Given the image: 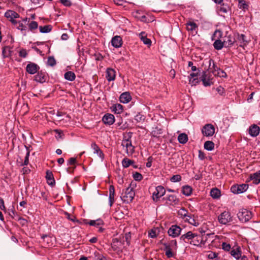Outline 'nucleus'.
I'll return each instance as SVG.
<instances>
[{
  "instance_id": "1",
  "label": "nucleus",
  "mask_w": 260,
  "mask_h": 260,
  "mask_svg": "<svg viewBox=\"0 0 260 260\" xmlns=\"http://www.w3.org/2000/svg\"><path fill=\"white\" fill-rule=\"evenodd\" d=\"M135 185L132 182L126 188L125 192L121 196V199L123 202L126 203H131L134 199L135 192L134 190Z\"/></svg>"
},
{
  "instance_id": "2",
  "label": "nucleus",
  "mask_w": 260,
  "mask_h": 260,
  "mask_svg": "<svg viewBox=\"0 0 260 260\" xmlns=\"http://www.w3.org/2000/svg\"><path fill=\"white\" fill-rule=\"evenodd\" d=\"M218 221L221 224L229 225L233 221V217L228 211H224L218 216Z\"/></svg>"
},
{
  "instance_id": "3",
  "label": "nucleus",
  "mask_w": 260,
  "mask_h": 260,
  "mask_svg": "<svg viewBox=\"0 0 260 260\" xmlns=\"http://www.w3.org/2000/svg\"><path fill=\"white\" fill-rule=\"evenodd\" d=\"M237 216L241 222H246L252 218V213L246 209H242L237 213Z\"/></svg>"
},
{
  "instance_id": "4",
  "label": "nucleus",
  "mask_w": 260,
  "mask_h": 260,
  "mask_svg": "<svg viewBox=\"0 0 260 260\" xmlns=\"http://www.w3.org/2000/svg\"><path fill=\"white\" fill-rule=\"evenodd\" d=\"M208 64V68L207 70L212 73L214 76L217 71L219 70V68L215 64L214 61L212 59H204L203 64Z\"/></svg>"
},
{
  "instance_id": "5",
  "label": "nucleus",
  "mask_w": 260,
  "mask_h": 260,
  "mask_svg": "<svg viewBox=\"0 0 260 260\" xmlns=\"http://www.w3.org/2000/svg\"><path fill=\"white\" fill-rule=\"evenodd\" d=\"M206 241V237L203 236L195 234L192 241H190L189 243L197 246H202L205 244Z\"/></svg>"
},
{
  "instance_id": "6",
  "label": "nucleus",
  "mask_w": 260,
  "mask_h": 260,
  "mask_svg": "<svg viewBox=\"0 0 260 260\" xmlns=\"http://www.w3.org/2000/svg\"><path fill=\"white\" fill-rule=\"evenodd\" d=\"M248 188L246 184H236L231 188V191L235 194L241 193L245 192Z\"/></svg>"
},
{
  "instance_id": "7",
  "label": "nucleus",
  "mask_w": 260,
  "mask_h": 260,
  "mask_svg": "<svg viewBox=\"0 0 260 260\" xmlns=\"http://www.w3.org/2000/svg\"><path fill=\"white\" fill-rule=\"evenodd\" d=\"M202 133L205 136H212L215 133V127L211 124H205L202 129Z\"/></svg>"
},
{
  "instance_id": "8",
  "label": "nucleus",
  "mask_w": 260,
  "mask_h": 260,
  "mask_svg": "<svg viewBox=\"0 0 260 260\" xmlns=\"http://www.w3.org/2000/svg\"><path fill=\"white\" fill-rule=\"evenodd\" d=\"M182 231V229L177 225H172L169 228L168 233L170 236L175 238L178 237Z\"/></svg>"
},
{
  "instance_id": "9",
  "label": "nucleus",
  "mask_w": 260,
  "mask_h": 260,
  "mask_svg": "<svg viewBox=\"0 0 260 260\" xmlns=\"http://www.w3.org/2000/svg\"><path fill=\"white\" fill-rule=\"evenodd\" d=\"M165 192L166 190L162 186L159 185L156 187L155 190L153 193V200L157 201L160 197L165 194Z\"/></svg>"
},
{
  "instance_id": "10",
  "label": "nucleus",
  "mask_w": 260,
  "mask_h": 260,
  "mask_svg": "<svg viewBox=\"0 0 260 260\" xmlns=\"http://www.w3.org/2000/svg\"><path fill=\"white\" fill-rule=\"evenodd\" d=\"M186 29L188 31L193 35L195 36L198 33V25L193 21H188L186 23Z\"/></svg>"
},
{
  "instance_id": "11",
  "label": "nucleus",
  "mask_w": 260,
  "mask_h": 260,
  "mask_svg": "<svg viewBox=\"0 0 260 260\" xmlns=\"http://www.w3.org/2000/svg\"><path fill=\"white\" fill-rule=\"evenodd\" d=\"M123 242L124 240L121 241L118 238L113 239L111 243V247L112 249L115 251H120L122 249Z\"/></svg>"
},
{
  "instance_id": "12",
  "label": "nucleus",
  "mask_w": 260,
  "mask_h": 260,
  "mask_svg": "<svg viewBox=\"0 0 260 260\" xmlns=\"http://www.w3.org/2000/svg\"><path fill=\"white\" fill-rule=\"evenodd\" d=\"M122 145L126 149L127 154H132L134 152V147L132 145V141L130 139H127L122 141Z\"/></svg>"
},
{
  "instance_id": "13",
  "label": "nucleus",
  "mask_w": 260,
  "mask_h": 260,
  "mask_svg": "<svg viewBox=\"0 0 260 260\" xmlns=\"http://www.w3.org/2000/svg\"><path fill=\"white\" fill-rule=\"evenodd\" d=\"M40 67L35 63L30 62L27 64L26 67V72L30 74H35L39 70Z\"/></svg>"
},
{
  "instance_id": "14",
  "label": "nucleus",
  "mask_w": 260,
  "mask_h": 260,
  "mask_svg": "<svg viewBox=\"0 0 260 260\" xmlns=\"http://www.w3.org/2000/svg\"><path fill=\"white\" fill-rule=\"evenodd\" d=\"M235 42V38L231 35L229 36H225L224 37L223 42L224 44V47H232Z\"/></svg>"
},
{
  "instance_id": "15",
  "label": "nucleus",
  "mask_w": 260,
  "mask_h": 260,
  "mask_svg": "<svg viewBox=\"0 0 260 260\" xmlns=\"http://www.w3.org/2000/svg\"><path fill=\"white\" fill-rule=\"evenodd\" d=\"M248 132L251 137H256L259 134L260 127L256 124H252L249 127Z\"/></svg>"
},
{
  "instance_id": "16",
  "label": "nucleus",
  "mask_w": 260,
  "mask_h": 260,
  "mask_svg": "<svg viewBox=\"0 0 260 260\" xmlns=\"http://www.w3.org/2000/svg\"><path fill=\"white\" fill-rule=\"evenodd\" d=\"M102 120L105 124L110 125L114 122L115 117L113 115L107 113L103 116Z\"/></svg>"
},
{
  "instance_id": "17",
  "label": "nucleus",
  "mask_w": 260,
  "mask_h": 260,
  "mask_svg": "<svg viewBox=\"0 0 260 260\" xmlns=\"http://www.w3.org/2000/svg\"><path fill=\"white\" fill-rule=\"evenodd\" d=\"M116 72L112 68H108L106 72V78L110 82L115 79Z\"/></svg>"
},
{
  "instance_id": "18",
  "label": "nucleus",
  "mask_w": 260,
  "mask_h": 260,
  "mask_svg": "<svg viewBox=\"0 0 260 260\" xmlns=\"http://www.w3.org/2000/svg\"><path fill=\"white\" fill-rule=\"evenodd\" d=\"M111 44L115 48H119L122 46V40L120 36H116L112 38Z\"/></svg>"
},
{
  "instance_id": "19",
  "label": "nucleus",
  "mask_w": 260,
  "mask_h": 260,
  "mask_svg": "<svg viewBox=\"0 0 260 260\" xmlns=\"http://www.w3.org/2000/svg\"><path fill=\"white\" fill-rule=\"evenodd\" d=\"M184 221L194 226H198L200 224V222L198 218L195 217L194 215L191 214L189 215V217H187Z\"/></svg>"
},
{
  "instance_id": "20",
  "label": "nucleus",
  "mask_w": 260,
  "mask_h": 260,
  "mask_svg": "<svg viewBox=\"0 0 260 260\" xmlns=\"http://www.w3.org/2000/svg\"><path fill=\"white\" fill-rule=\"evenodd\" d=\"M194 234L195 233H193L191 231H189L186 234L182 235L180 237V240L185 242H189L190 241H192Z\"/></svg>"
},
{
  "instance_id": "21",
  "label": "nucleus",
  "mask_w": 260,
  "mask_h": 260,
  "mask_svg": "<svg viewBox=\"0 0 260 260\" xmlns=\"http://www.w3.org/2000/svg\"><path fill=\"white\" fill-rule=\"evenodd\" d=\"M132 100V96L129 92H124L121 94L119 97L120 102L126 104Z\"/></svg>"
},
{
  "instance_id": "22",
  "label": "nucleus",
  "mask_w": 260,
  "mask_h": 260,
  "mask_svg": "<svg viewBox=\"0 0 260 260\" xmlns=\"http://www.w3.org/2000/svg\"><path fill=\"white\" fill-rule=\"evenodd\" d=\"M115 189L113 185L109 186V203L110 206H112L114 201Z\"/></svg>"
},
{
  "instance_id": "23",
  "label": "nucleus",
  "mask_w": 260,
  "mask_h": 260,
  "mask_svg": "<svg viewBox=\"0 0 260 260\" xmlns=\"http://www.w3.org/2000/svg\"><path fill=\"white\" fill-rule=\"evenodd\" d=\"M111 109L112 112L115 114H120L123 112V106L120 104H116L113 105L111 107Z\"/></svg>"
},
{
  "instance_id": "24",
  "label": "nucleus",
  "mask_w": 260,
  "mask_h": 260,
  "mask_svg": "<svg viewBox=\"0 0 260 260\" xmlns=\"http://www.w3.org/2000/svg\"><path fill=\"white\" fill-rule=\"evenodd\" d=\"M46 179L47 180L48 184L50 186H54L55 184V181L53 177V175L51 172L47 171L46 172Z\"/></svg>"
},
{
  "instance_id": "25",
  "label": "nucleus",
  "mask_w": 260,
  "mask_h": 260,
  "mask_svg": "<svg viewBox=\"0 0 260 260\" xmlns=\"http://www.w3.org/2000/svg\"><path fill=\"white\" fill-rule=\"evenodd\" d=\"M91 147L93 150L94 153H96L101 159H104V153H103L102 151L100 149L99 147L95 143H92L91 144Z\"/></svg>"
},
{
  "instance_id": "26",
  "label": "nucleus",
  "mask_w": 260,
  "mask_h": 260,
  "mask_svg": "<svg viewBox=\"0 0 260 260\" xmlns=\"http://www.w3.org/2000/svg\"><path fill=\"white\" fill-rule=\"evenodd\" d=\"M168 204L171 205H176L179 203V199L175 195H169L166 198Z\"/></svg>"
},
{
  "instance_id": "27",
  "label": "nucleus",
  "mask_w": 260,
  "mask_h": 260,
  "mask_svg": "<svg viewBox=\"0 0 260 260\" xmlns=\"http://www.w3.org/2000/svg\"><path fill=\"white\" fill-rule=\"evenodd\" d=\"M34 80L38 82L44 83L46 81V76L44 73L38 72V74L35 76Z\"/></svg>"
},
{
  "instance_id": "28",
  "label": "nucleus",
  "mask_w": 260,
  "mask_h": 260,
  "mask_svg": "<svg viewBox=\"0 0 260 260\" xmlns=\"http://www.w3.org/2000/svg\"><path fill=\"white\" fill-rule=\"evenodd\" d=\"M237 36V41L240 43V47H243L248 44V42L245 39L246 37L244 35L238 34Z\"/></svg>"
},
{
  "instance_id": "29",
  "label": "nucleus",
  "mask_w": 260,
  "mask_h": 260,
  "mask_svg": "<svg viewBox=\"0 0 260 260\" xmlns=\"http://www.w3.org/2000/svg\"><path fill=\"white\" fill-rule=\"evenodd\" d=\"M5 16L8 18H10V20L18 18L19 14L15 11L12 10L7 11L5 14Z\"/></svg>"
},
{
  "instance_id": "30",
  "label": "nucleus",
  "mask_w": 260,
  "mask_h": 260,
  "mask_svg": "<svg viewBox=\"0 0 260 260\" xmlns=\"http://www.w3.org/2000/svg\"><path fill=\"white\" fill-rule=\"evenodd\" d=\"M178 214L180 217L184 220L187 218L189 217L190 213H188V211L184 208H181L178 211Z\"/></svg>"
},
{
  "instance_id": "31",
  "label": "nucleus",
  "mask_w": 260,
  "mask_h": 260,
  "mask_svg": "<svg viewBox=\"0 0 260 260\" xmlns=\"http://www.w3.org/2000/svg\"><path fill=\"white\" fill-rule=\"evenodd\" d=\"M11 48L9 46H5L3 48L2 50V55L3 58H7L10 57L11 55L12 50Z\"/></svg>"
},
{
  "instance_id": "32",
  "label": "nucleus",
  "mask_w": 260,
  "mask_h": 260,
  "mask_svg": "<svg viewBox=\"0 0 260 260\" xmlns=\"http://www.w3.org/2000/svg\"><path fill=\"white\" fill-rule=\"evenodd\" d=\"M87 223L90 225L99 228L100 226L104 225V222L102 219L99 218L95 220H91Z\"/></svg>"
},
{
  "instance_id": "33",
  "label": "nucleus",
  "mask_w": 260,
  "mask_h": 260,
  "mask_svg": "<svg viewBox=\"0 0 260 260\" xmlns=\"http://www.w3.org/2000/svg\"><path fill=\"white\" fill-rule=\"evenodd\" d=\"M64 78L70 81H73L75 79L76 75L72 71H68L64 75Z\"/></svg>"
},
{
  "instance_id": "34",
  "label": "nucleus",
  "mask_w": 260,
  "mask_h": 260,
  "mask_svg": "<svg viewBox=\"0 0 260 260\" xmlns=\"http://www.w3.org/2000/svg\"><path fill=\"white\" fill-rule=\"evenodd\" d=\"M192 188L188 185H185L182 187L181 192L186 196H189L192 193Z\"/></svg>"
},
{
  "instance_id": "35",
  "label": "nucleus",
  "mask_w": 260,
  "mask_h": 260,
  "mask_svg": "<svg viewBox=\"0 0 260 260\" xmlns=\"http://www.w3.org/2000/svg\"><path fill=\"white\" fill-rule=\"evenodd\" d=\"M215 42L213 43V46L216 50L221 49L223 46H224L223 41H221L220 40H215Z\"/></svg>"
},
{
  "instance_id": "36",
  "label": "nucleus",
  "mask_w": 260,
  "mask_h": 260,
  "mask_svg": "<svg viewBox=\"0 0 260 260\" xmlns=\"http://www.w3.org/2000/svg\"><path fill=\"white\" fill-rule=\"evenodd\" d=\"M140 36H141V39L143 41V43L145 45H151V41L150 39L147 38L146 36H145V32H141L140 34Z\"/></svg>"
},
{
  "instance_id": "37",
  "label": "nucleus",
  "mask_w": 260,
  "mask_h": 260,
  "mask_svg": "<svg viewBox=\"0 0 260 260\" xmlns=\"http://www.w3.org/2000/svg\"><path fill=\"white\" fill-rule=\"evenodd\" d=\"M251 179L253 182L257 184L260 183V172H256L251 176Z\"/></svg>"
},
{
  "instance_id": "38",
  "label": "nucleus",
  "mask_w": 260,
  "mask_h": 260,
  "mask_svg": "<svg viewBox=\"0 0 260 260\" xmlns=\"http://www.w3.org/2000/svg\"><path fill=\"white\" fill-rule=\"evenodd\" d=\"M52 27L51 25H46L44 26H40L39 30L41 33H48L51 31Z\"/></svg>"
},
{
  "instance_id": "39",
  "label": "nucleus",
  "mask_w": 260,
  "mask_h": 260,
  "mask_svg": "<svg viewBox=\"0 0 260 260\" xmlns=\"http://www.w3.org/2000/svg\"><path fill=\"white\" fill-rule=\"evenodd\" d=\"M204 147L207 150L211 151L214 148V143L212 141H207L205 142Z\"/></svg>"
},
{
  "instance_id": "40",
  "label": "nucleus",
  "mask_w": 260,
  "mask_h": 260,
  "mask_svg": "<svg viewBox=\"0 0 260 260\" xmlns=\"http://www.w3.org/2000/svg\"><path fill=\"white\" fill-rule=\"evenodd\" d=\"M210 196L214 199H218L220 196V191L219 189L215 188L211 190Z\"/></svg>"
},
{
  "instance_id": "41",
  "label": "nucleus",
  "mask_w": 260,
  "mask_h": 260,
  "mask_svg": "<svg viewBox=\"0 0 260 260\" xmlns=\"http://www.w3.org/2000/svg\"><path fill=\"white\" fill-rule=\"evenodd\" d=\"M178 140L180 143L185 144L188 141V136L184 133L181 134L178 137Z\"/></svg>"
},
{
  "instance_id": "42",
  "label": "nucleus",
  "mask_w": 260,
  "mask_h": 260,
  "mask_svg": "<svg viewBox=\"0 0 260 260\" xmlns=\"http://www.w3.org/2000/svg\"><path fill=\"white\" fill-rule=\"evenodd\" d=\"M231 254L237 259L240 257L241 252L239 248H236V249H233L231 251Z\"/></svg>"
},
{
  "instance_id": "43",
  "label": "nucleus",
  "mask_w": 260,
  "mask_h": 260,
  "mask_svg": "<svg viewBox=\"0 0 260 260\" xmlns=\"http://www.w3.org/2000/svg\"><path fill=\"white\" fill-rule=\"evenodd\" d=\"M134 163V161L132 160H131L126 157L124 158L122 160V165L123 168H127L129 166L133 165Z\"/></svg>"
},
{
  "instance_id": "44",
  "label": "nucleus",
  "mask_w": 260,
  "mask_h": 260,
  "mask_svg": "<svg viewBox=\"0 0 260 260\" xmlns=\"http://www.w3.org/2000/svg\"><path fill=\"white\" fill-rule=\"evenodd\" d=\"M165 246V251L166 253V255L168 257H172L173 256V253L172 251L171 248H170V245L167 244H164Z\"/></svg>"
},
{
  "instance_id": "45",
  "label": "nucleus",
  "mask_w": 260,
  "mask_h": 260,
  "mask_svg": "<svg viewBox=\"0 0 260 260\" xmlns=\"http://www.w3.org/2000/svg\"><path fill=\"white\" fill-rule=\"evenodd\" d=\"M91 257L93 258V260H107L105 256L98 252H95Z\"/></svg>"
},
{
  "instance_id": "46",
  "label": "nucleus",
  "mask_w": 260,
  "mask_h": 260,
  "mask_svg": "<svg viewBox=\"0 0 260 260\" xmlns=\"http://www.w3.org/2000/svg\"><path fill=\"white\" fill-rule=\"evenodd\" d=\"M222 36V31L219 29H216L212 37V40H220V39L221 38Z\"/></svg>"
},
{
  "instance_id": "47",
  "label": "nucleus",
  "mask_w": 260,
  "mask_h": 260,
  "mask_svg": "<svg viewBox=\"0 0 260 260\" xmlns=\"http://www.w3.org/2000/svg\"><path fill=\"white\" fill-rule=\"evenodd\" d=\"M38 27V24L36 21H32L28 24V28L30 31H33Z\"/></svg>"
},
{
  "instance_id": "48",
  "label": "nucleus",
  "mask_w": 260,
  "mask_h": 260,
  "mask_svg": "<svg viewBox=\"0 0 260 260\" xmlns=\"http://www.w3.org/2000/svg\"><path fill=\"white\" fill-rule=\"evenodd\" d=\"M229 9H230V8L227 4L222 3L221 5L220 8L219 9V11L221 12H222L223 13H227L229 10Z\"/></svg>"
},
{
  "instance_id": "49",
  "label": "nucleus",
  "mask_w": 260,
  "mask_h": 260,
  "mask_svg": "<svg viewBox=\"0 0 260 260\" xmlns=\"http://www.w3.org/2000/svg\"><path fill=\"white\" fill-rule=\"evenodd\" d=\"M56 63V60L54 57L49 56L47 59V64L51 67L54 66Z\"/></svg>"
},
{
  "instance_id": "50",
  "label": "nucleus",
  "mask_w": 260,
  "mask_h": 260,
  "mask_svg": "<svg viewBox=\"0 0 260 260\" xmlns=\"http://www.w3.org/2000/svg\"><path fill=\"white\" fill-rule=\"evenodd\" d=\"M238 6L240 9H242L243 10L248 9V5L244 0L239 1Z\"/></svg>"
},
{
  "instance_id": "51",
  "label": "nucleus",
  "mask_w": 260,
  "mask_h": 260,
  "mask_svg": "<svg viewBox=\"0 0 260 260\" xmlns=\"http://www.w3.org/2000/svg\"><path fill=\"white\" fill-rule=\"evenodd\" d=\"M133 178L136 181H140L143 179V176L142 174L138 172H135L133 174Z\"/></svg>"
},
{
  "instance_id": "52",
  "label": "nucleus",
  "mask_w": 260,
  "mask_h": 260,
  "mask_svg": "<svg viewBox=\"0 0 260 260\" xmlns=\"http://www.w3.org/2000/svg\"><path fill=\"white\" fill-rule=\"evenodd\" d=\"M64 215L66 216V217L70 220L74 222H79V220L76 219V217L74 216L71 217L70 214L67 212H64Z\"/></svg>"
},
{
  "instance_id": "53",
  "label": "nucleus",
  "mask_w": 260,
  "mask_h": 260,
  "mask_svg": "<svg viewBox=\"0 0 260 260\" xmlns=\"http://www.w3.org/2000/svg\"><path fill=\"white\" fill-rule=\"evenodd\" d=\"M181 180V177L180 175H173L171 178V181L173 182H179Z\"/></svg>"
},
{
  "instance_id": "54",
  "label": "nucleus",
  "mask_w": 260,
  "mask_h": 260,
  "mask_svg": "<svg viewBox=\"0 0 260 260\" xmlns=\"http://www.w3.org/2000/svg\"><path fill=\"white\" fill-rule=\"evenodd\" d=\"M158 233H156V229H151L149 232V236L152 238H154L157 237Z\"/></svg>"
},
{
  "instance_id": "55",
  "label": "nucleus",
  "mask_w": 260,
  "mask_h": 260,
  "mask_svg": "<svg viewBox=\"0 0 260 260\" xmlns=\"http://www.w3.org/2000/svg\"><path fill=\"white\" fill-rule=\"evenodd\" d=\"M215 76H218L220 77H226L227 76L226 73L219 69V70L217 71Z\"/></svg>"
},
{
  "instance_id": "56",
  "label": "nucleus",
  "mask_w": 260,
  "mask_h": 260,
  "mask_svg": "<svg viewBox=\"0 0 260 260\" xmlns=\"http://www.w3.org/2000/svg\"><path fill=\"white\" fill-rule=\"evenodd\" d=\"M27 54L28 53L25 49L22 48L19 51V55L21 57L25 58Z\"/></svg>"
},
{
  "instance_id": "57",
  "label": "nucleus",
  "mask_w": 260,
  "mask_h": 260,
  "mask_svg": "<svg viewBox=\"0 0 260 260\" xmlns=\"http://www.w3.org/2000/svg\"><path fill=\"white\" fill-rule=\"evenodd\" d=\"M202 81L203 82V83L205 86H210L212 84L211 81L209 78H204L202 79Z\"/></svg>"
},
{
  "instance_id": "58",
  "label": "nucleus",
  "mask_w": 260,
  "mask_h": 260,
  "mask_svg": "<svg viewBox=\"0 0 260 260\" xmlns=\"http://www.w3.org/2000/svg\"><path fill=\"white\" fill-rule=\"evenodd\" d=\"M17 28L20 30L21 31H23L26 30V27L24 26L23 23L21 22H18L17 25Z\"/></svg>"
},
{
  "instance_id": "59",
  "label": "nucleus",
  "mask_w": 260,
  "mask_h": 260,
  "mask_svg": "<svg viewBox=\"0 0 260 260\" xmlns=\"http://www.w3.org/2000/svg\"><path fill=\"white\" fill-rule=\"evenodd\" d=\"M217 253H216L215 252L211 251L209 252V253L208 254L207 257L211 259H213L214 258L217 257Z\"/></svg>"
},
{
  "instance_id": "60",
  "label": "nucleus",
  "mask_w": 260,
  "mask_h": 260,
  "mask_svg": "<svg viewBox=\"0 0 260 260\" xmlns=\"http://www.w3.org/2000/svg\"><path fill=\"white\" fill-rule=\"evenodd\" d=\"M222 248L225 251H230L231 249V245L230 244H228L225 242H223L222 244Z\"/></svg>"
},
{
  "instance_id": "61",
  "label": "nucleus",
  "mask_w": 260,
  "mask_h": 260,
  "mask_svg": "<svg viewBox=\"0 0 260 260\" xmlns=\"http://www.w3.org/2000/svg\"><path fill=\"white\" fill-rule=\"evenodd\" d=\"M29 152L27 151L25 157L24 161L23 164H22V166H26L28 164L29 162Z\"/></svg>"
},
{
  "instance_id": "62",
  "label": "nucleus",
  "mask_w": 260,
  "mask_h": 260,
  "mask_svg": "<svg viewBox=\"0 0 260 260\" xmlns=\"http://www.w3.org/2000/svg\"><path fill=\"white\" fill-rule=\"evenodd\" d=\"M60 2L64 6L67 7H69L72 5V3L70 0H60Z\"/></svg>"
},
{
  "instance_id": "63",
  "label": "nucleus",
  "mask_w": 260,
  "mask_h": 260,
  "mask_svg": "<svg viewBox=\"0 0 260 260\" xmlns=\"http://www.w3.org/2000/svg\"><path fill=\"white\" fill-rule=\"evenodd\" d=\"M76 163V159L74 157L70 158L68 162V165H74Z\"/></svg>"
},
{
  "instance_id": "64",
  "label": "nucleus",
  "mask_w": 260,
  "mask_h": 260,
  "mask_svg": "<svg viewBox=\"0 0 260 260\" xmlns=\"http://www.w3.org/2000/svg\"><path fill=\"white\" fill-rule=\"evenodd\" d=\"M130 239H131V235L130 233L125 234V240L128 245L130 244Z\"/></svg>"
}]
</instances>
